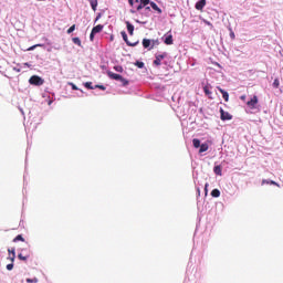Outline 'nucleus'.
Listing matches in <instances>:
<instances>
[{
  "instance_id": "nucleus-1",
  "label": "nucleus",
  "mask_w": 283,
  "mask_h": 283,
  "mask_svg": "<svg viewBox=\"0 0 283 283\" xmlns=\"http://www.w3.org/2000/svg\"><path fill=\"white\" fill-rule=\"evenodd\" d=\"M29 83H30V85H35L38 87H41V85H43V83H45V80H43L39 75H33L30 77Z\"/></svg>"
},
{
  "instance_id": "nucleus-2",
  "label": "nucleus",
  "mask_w": 283,
  "mask_h": 283,
  "mask_svg": "<svg viewBox=\"0 0 283 283\" xmlns=\"http://www.w3.org/2000/svg\"><path fill=\"white\" fill-rule=\"evenodd\" d=\"M122 38L124 39L126 45H128L129 48H136V45H138V41L136 42H130L129 39L127 38V33L125 31L120 32Z\"/></svg>"
},
{
  "instance_id": "nucleus-3",
  "label": "nucleus",
  "mask_w": 283,
  "mask_h": 283,
  "mask_svg": "<svg viewBox=\"0 0 283 283\" xmlns=\"http://www.w3.org/2000/svg\"><path fill=\"white\" fill-rule=\"evenodd\" d=\"M164 59H167V53L156 55L154 60V65H161Z\"/></svg>"
},
{
  "instance_id": "nucleus-4",
  "label": "nucleus",
  "mask_w": 283,
  "mask_h": 283,
  "mask_svg": "<svg viewBox=\"0 0 283 283\" xmlns=\"http://www.w3.org/2000/svg\"><path fill=\"white\" fill-rule=\"evenodd\" d=\"M220 114H221V120H231L233 116L229 114V112H224L223 108H220Z\"/></svg>"
},
{
  "instance_id": "nucleus-5",
  "label": "nucleus",
  "mask_w": 283,
  "mask_h": 283,
  "mask_svg": "<svg viewBox=\"0 0 283 283\" xmlns=\"http://www.w3.org/2000/svg\"><path fill=\"white\" fill-rule=\"evenodd\" d=\"M149 3H150V0H140V2H138L137 6H135V9L137 11L143 10V8H145L146 6H149Z\"/></svg>"
},
{
  "instance_id": "nucleus-6",
  "label": "nucleus",
  "mask_w": 283,
  "mask_h": 283,
  "mask_svg": "<svg viewBox=\"0 0 283 283\" xmlns=\"http://www.w3.org/2000/svg\"><path fill=\"white\" fill-rule=\"evenodd\" d=\"M258 104V95H254L251 101L247 102L248 107L251 109H255V105Z\"/></svg>"
},
{
  "instance_id": "nucleus-7",
  "label": "nucleus",
  "mask_w": 283,
  "mask_h": 283,
  "mask_svg": "<svg viewBox=\"0 0 283 283\" xmlns=\"http://www.w3.org/2000/svg\"><path fill=\"white\" fill-rule=\"evenodd\" d=\"M217 90L220 92V94H222V98L226 101V103H229V93L220 86H217Z\"/></svg>"
},
{
  "instance_id": "nucleus-8",
  "label": "nucleus",
  "mask_w": 283,
  "mask_h": 283,
  "mask_svg": "<svg viewBox=\"0 0 283 283\" xmlns=\"http://www.w3.org/2000/svg\"><path fill=\"white\" fill-rule=\"evenodd\" d=\"M108 78H112L113 81H120V74H116L112 71H107Z\"/></svg>"
},
{
  "instance_id": "nucleus-9",
  "label": "nucleus",
  "mask_w": 283,
  "mask_h": 283,
  "mask_svg": "<svg viewBox=\"0 0 283 283\" xmlns=\"http://www.w3.org/2000/svg\"><path fill=\"white\" fill-rule=\"evenodd\" d=\"M207 6V0H199L197 3H196V6H195V8H196V10H203V8Z\"/></svg>"
},
{
  "instance_id": "nucleus-10",
  "label": "nucleus",
  "mask_w": 283,
  "mask_h": 283,
  "mask_svg": "<svg viewBox=\"0 0 283 283\" xmlns=\"http://www.w3.org/2000/svg\"><path fill=\"white\" fill-rule=\"evenodd\" d=\"M164 43L166 45H174V35H168L165 38Z\"/></svg>"
},
{
  "instance_id": "nucleus-11",
  "label": "nucleus",
  "mask_w": 283,
  "mask_h": 283,
  "mask_svg": "<svg viewBox=\"0 0 283 283\" xmlns=\"http://www.w3.org/2000/svg\"><path fill=\"white\" fill-rule=\"evenodd\" d=\"M150 7L153 8V10L158 12V14H163V9L159 8L158 4H156V2H150Z\"/></svg>"
},
{
  "instance_id": "nucleus-12",
  "label": "nucleus",
  "mask_w": 283,
  "mask_h": 283,
  "mask_svg": "<svg viewBox=\"0 0 283 283\" xmlns=\"http://www.w3.org/2000/svg\"><path fill=\"white\" fill-rule=\"evenodd\" d=\"M126 28H127L128 34H130V36H134V24H130L129 21H127Z\"/></svg>"
},
{
  "instance_id": "nucleus-13",
  "label": "nucleus",
  "mask_w": 283,
  "mask_h": 283,
  "mask_svg": "<svg viewBox=\"0 0 283 283\" xmlns=\"http://www.w3.org/2000/svg\"><path fill=\"white\" fill-rule=\"evenodd\" d=\"M103 28H104L103 24H97L92 29L93 34H98L99 32H103Z\"/></svg>"
},
{
  "instance_id": "nucleus-14",
  "label": "nucleus",
  "mask_w": 283,
  "mask_h": 283,
  "mask_svg": "<svg viewBox=\"0 0 283 283\" xmlns=\"http://www.w3.org/2000/svg\"><path fill=\"white\" fill-rule=\"evenodd\" d=\"M88 1L93 12H96V8H98V0H88Z\"/></svg>"
},
{
  "instance_id": "nucleus-15",
  "label": "nucleus",
  "mask_w": 283,
  "mask_h": 283,
  "mask_svg": "<svg viewBox=\"0 0 283 283\" xmlns=\"http://www.w3.org/2000/svg\"><path fill=\"white\" fill-rule=\"evenodd\" d=\"M142 43H143V48H145V50L151 48V40H149V39H144Z\"/></svg>"
},
{
  "instance_id": "nucleus-16",
  "label": "nucleus",
  "mask_w": 283,
  "mask_h": 283,
  "mask_svg": "<svg viewBox=\"0 0 283 283\" xmlns=\"http://www.w3.org/2000/svg\"><path fill=\"white\" fill-rule=\"evenodd\" d=\"M199 147V154H205V151L209 150V144H201Z\"/></svg>"
},
{
  "instance_id": "nucleus-17",
  "label": "nucleus",
  "mask_w": 283,
  "mask_h": 283,
  "mask_svg": "<svg viewBox=\"0 0 283 283\" xmlns=\"http://www.w3.org/2000/svg\"><path fill=\"white\" fill-rule=\"evenodd\" d=\"M156 45H160V41L157 40H150V48L149 50H154V48H156Z\"/></svg>"
},
{
  "instance_id": "nucleus-18",
  "label": "nucleus",
  "mask_w": 283,
  "mask_h": 283,
  "mask_svg": "<svg viewBox=\"0 0 283 283\" xmlns=\"http://www.w3.org/2000/svg\"><path fill=\"white\" fill-rule=\"evenodd\" d=\"M19 260H22L23 262L28 261V259L30 258V253H27L25 255H23V253L18 254Z\"/></svg>"
},
{
  "instance_id": "nucleus-19",
  "label": "nucleus",
  "mask_w": 283,
  "mask_h": 283,
  "mask_svg": "<svg viewBox=\"0 0 283 283\" xmlns=\"http://www.w3.org/2000/svg\"><path fill=\"white\" fill-rule=\"evenodd\" d=\"M118 81H119V83H122V85L124 87H127V85H129V81L125 80L123 75L120 76V78Z\"/></svg>"
},
{
  "instance_id": "nucleus-20",
  "label": "nucleus",
  "mask_w": 283,
  "mask_h": 283,
  "mask_svg": "<svg viewBox=\"0 0 283 283\" xmlns=\"http://www.w3.org/2000/svg\"><path fill=\"white\" fill-rule=\"evenodd\" d=\"M212 198H220V190L219 189H213L211 191Z\"/></svg>"
},
{
  "instance_id": "nucleus-21",
  "label": "nucleus",
  "mask_w": 283,
  "mask_h": 283,
  "mask_svg": "<svg viewBox=\"0 0 283 283\" xmlns=\"http://www.w3.org/2000/svg\"><path fill=\"white\" fill-rule=\"evenodd\" d=\"M192 144H193V147L196 148V149H198V148H200V139H198V138H195V139H192Z\"/></svg>"
},
{
  "instance_id": "nucleus-22",
  "label": "nucleus",
  "mask_w": 283,
  "mask_h": 283,
  "mask_svg": "<svg viewBox=\"0 0 283 283\" xmlns=\"http://www.w3.org/2000/svg\"><path fill=\"white\" fill-rule=\"evenodd\" d=\"M25 242V239L23 238V235L21 234H18L14 239H13V242Z\"/></svg>"
},
{
  "instance_id": "nucleus-23",
  "label": "nucleus",
  "mask_w": 283,
  "mask_h": 283,
  "mask_svg": "<svg viewBox=\"0 0 283 283\" xmlns=\"http://www.w3.org/2000/svg\"><path fill=\"white\" fill-rule=\"evenodd\" d=\"M72 41H73V43L75 45H78V48H82L83 44L81 43V39L80 38H73Z\"/></svg>"
},
{
  "instance_id": "nucleus-24",
  "label": "nucleus",
  "mask_w": 283,
  "mask_h": 283,
  "mask_svg": "<svg viewBox=\"0 0 283 283\" xmlns=\"http://www.w3.org/2000/svg\"><path fill=\"white\" fill-rule=\"evenodd\" d=\"M214 174H217V176H222V168H220V166H216Z\"/></svg>"
},
{
  "instance_id": "nucleus-25",
  "label": "nucleus",
  "mask_w": 283,
  "mask_h": 283,
  "mask_svg": "<svg viewBox=\"0 0 283 283\" xmlns=\"http://www.w3.org/2000/svg\"><path fill=\"white\" fill-rule=\"evenodd\" d=\"M129 6H132V8H136V6L138 4V0H128Z\"/></svg>"
},
{
  "instance_id": "nucleus-26",
  "label": "nucleus",
  "mask_w": 283,
  "mask_h": 283,
  "mask_svg": "<svg viewBox=\"0 0 283 283\" xmlns=\"http://www.w3.org/2000/svg\"><path fill=\"white\" fill-rule=\"evenodd\" d=\"M76 30V24H73L72 27H70L69 29H67V34H72V32H74Z\"/></svg>"
},
{
  "instance_id": "nucleus-27",
  "label": "nucleus",
  "mask_w": 283,
  "mask_h": 283,
  "mask_svg": "<svg viewBox=\"0 0 283 283\" xmlns=\"http://www.w3.org/2000/svg\"><path fill=\"white\" fill-rule=\"evenodd\" d=\"M135 65H137V67H139V70H143V67H145V63L144 62H140V61H137L135 63Z\"/></svg>"
},
{
  "instance_id": "nucleus-28",
  "label": "nucleus",
  "mask_w": 283,
  "mask_h": 283,
  "mask_svg": "<svg viewBox=\"0 0 283 283\" xmlns=\"http://www.w3.org/2000/svg\"><path fill=\"white\" fill-rule=\"evenodd\" d=\"M203 92H205L206 96H210V94H211V91L209 90V86H205Z\"/></svg>"
},
{
  "instance_id": "nucleus-29",
  "label": "nucleus",
  "mask_w": 283,
  "mask_h": 283,
  "mask_svg": "<svg viewBox=\"0 0 283 283\" xmlns=\"http://www.w3.org/2000/svg\"><path fill=\"white\" fill-rule=\"evenodd\" d=\"M273 87H275V90H277V87H280V80H277V78L274 80Z\"/></svg>"
},
{
  "instance_id": "nucleus-30",
  "label": "nucleus",
  "mask_w": 283,
  "mask_h": 283,
  "mask_svg": "<svg viewBox=\"0 0 283 283\" xmlns=\"http://www.w3.org/2000/svg\"><path fill=\"white\" fill-rule=\"evenodd\" d=\"M28 283H39V279L33 277V279H27Z\"/></svg>"
},
{
  "instance_id": "nucleus-31",
  "label": "nucleus",
  "mask_w": 283,
  "mask_h": 283,
  "mask_svg": "<svg viewBox=\"0 0 283 283\" xmlns=\"http://www.w3.org/2000/svg\"><path fill=\"white\" fill-rule=\"evenodd\" d=\"M114 70H115V72H120V73H123V66H120V65L114 66Z\"/></svg>"
},
{
  "instance_id": "nucleus-32",
  "label": "nucleus",
  "mask_w": 283,
  "mask_h": 283,
  "mask_svg": "<svg viewBox=\"0 0 283 283\" xmlns=\"http://www.w3.org/2000/svg\"><path fill=\"white\" fill-rule=\"evenodd\" d=\"M85 87H87V90H94V87H92V82H86Z\"/></svg>"
},
{
  "instance_id": "nucleus-33",
  "label": "nucleus",
  "mask_w": 283,
  "mask_h": 283,
  "mask_svg": "<svg viewBox=\"0 0 283 283\" xmlns=\"http://www.w3.org/2000/svg\"><path fill=\"white\" fill-rule=\"evenodd\" d=\"M12 269H14V264L10 263L7 265V271H12Z\"/></svg>"
},
{
  "instance_id": "nucleus-34",
  "label": "nucleus",
  "mask_w": 283,
  "mask_h": 283,
  "mask_svg": "<svg viewBox=\"0 0 283 283\" xmlns=\"http://www.w3.org/2000/svg\"><path fill=\"white\" fill-rule=\"evenodd\" d=\"M35 48H43V44H35V45L29 48V50H34Z\"/></svg>"
},
{
  "instance_id": "nucleus-35",
  "label": "nucleus",
  "mask_w": 283,
  "mask_h": 283,
  "mask_svg": "<svg viewBox=\"0 0 283 283\" xmlns=\"http://www.w3.org/2000/svg\"><path fill=\"white\" fill-rule=\"evenodd\" d=\"M9 253H12L11 262H14V258H15V255H14V250H9Z\"/></svg>"
},
{
  "instance_id": "nucleus-36",
  "label": "nucleus",
  "mask_w": 283,
  "mask_h": 283,
  "mask_svg": "<svg viewBox=\"0 0 283 283\" xmlns=\"http://www.w3.org/2000/svg\"><path fill=\"white\" fill-rule=\"evenodd\" d=\"M96 33H94V31H91V34H90V39H91V41H94V35H95Z\"/></svg>"
},
{
  "instance_id": "nucleus-37",
  "label": "nucleus",
  "mask_w": 283,
  "mask_h": 283,
  "mask_svg": "<svg viewBox=\"0 0 283 283\" xmlns=\"http://www.w3.org/2000/svg\"><path fill=\"white\" fill-rule=\"evenodd\" d=\"M205 192H206V193H209V184H206V185H205Z\"/></svg>"
},
{
  "instance_id": "nucleus-38",
  "label": "nucleus",
  "mask_w": 283,
  "mask_h": 283,
  "mask_svg": "<svg viewBox=\"0 0 283 283\" xmlns=\"http://www.w3.org/2000/svg\"><path fill=\"white\" fill-rule=\"evenodd\" d=\"M270 185H275V187H280V184H277V182H275L273 180L270 181Z\"/></svg>"
},
{
  "instance_id": "nucleus-39",
  "label": "nucleus",
  "mask_w": 283,
  "mask_h": 283,
  "mask_svg": "<svg viewBox=\"0 0 283 283\" xmlns=\"http://www.w3.org/2000/svg\"><path fill=\"white\" fill-rule=\"evenodd\" d=\"M271 181L263 179L262 185H270Z\"/></svg>"
},
{
  "instance_id": "nucleus-40",
  "label": "nucleus",
  "mask_w": 283,
  "mask_h": 283,
  "mask_svg": "<svg viewBox=\"0 0 283 283\" xmlns=\"http://www.w3.org/2000/svg\"><path fill=\"white\" fill-rule=\"evenodd\" d=\"M96 87H98V90L105 91V86L104 85H96Z\"/></svg>"
},
{
  "instance_id": "nucleus-41",
  "label": "nucleus",
  "mask_w": 283,
  "mask_h": 283,
  "mask_svg": "<svg viewBox=\"0 0 283 283\" xmlns=\"http://www.w3.org/2000/svg\"><path fill=\"white\" fill-rule=\"evenodd\" d=\"M240 99H241V101H247V95H241V96H240Z\"/></svg>"
},
{
  "instance_id": "nucleus-42",
  "label": "nucleus",
  "mask_w": 283,
  "mask_h": 283,
  "mask_svg": "<svg viewBox=\"0 0 283 283\" xmlns=\"http://www.w3.org/2000/svg\"><path fill=\"white\" fill-rule=\"evenodd\" d=\"M230 36H231V39H235V33L231 32Z\"/></svg>"
},
{
  "instance_id": "nucleus-43",
  "label": "nucleus",
  "mask_w": 283,
  "mask_h": 283,
  "mask_svg": "<svg viewBox=\"0 0 283 283\" xmlns=\"http://www.w3.org/2000/svg\"><path fill=\"white\" fill-rule=\"evenodd\" d=\"M72 90H78V87H76V85L72 84Z\"/></svg>"
},
{
  "instance_id": "nucleus-44",
  "label": "nucleus",
  "mask_w": 283,
  "mask_h": 283,
  "mask_svg": "<svg viewBox=\"0 0 283 283\" xmlns=\"http://www.w3.org/2000/svg\"><path fill=\"white\" fill-rule=\"evenodd\" d=\"M197 193H198V196H200V188L197 189Z\"/></svg>"
},
{
  "instance_id": "nucleus-45",
  "label": "nucleus",
  "mask_w": 283,
  "mask_h": 283,
  "mask_svg": "<svg viewBox=\"0 0 283 283\" xmlns=\"http://www.w3.org/2000/svg\"><path fill=\"white\" fill-rule=\"evenodd\" d=\"M146 10L150 11V10H151V8H149V7H146Z\"/></svg>"
},
{
  "instance_id": "nucleus-46",
  "label": "nucleus",
  "mask_w": 283,
  "mask_h": 283,
  "mask_svg": "<svg viewBox=\"0 0 283 283\" xmlns=\"http://www.w3.org/2000/svg\"><path fill=\"white\" fill-rule=\"evenodd\" d=\"M111 41H114V36H111Z\"/></svg>"
}]
</instances>
